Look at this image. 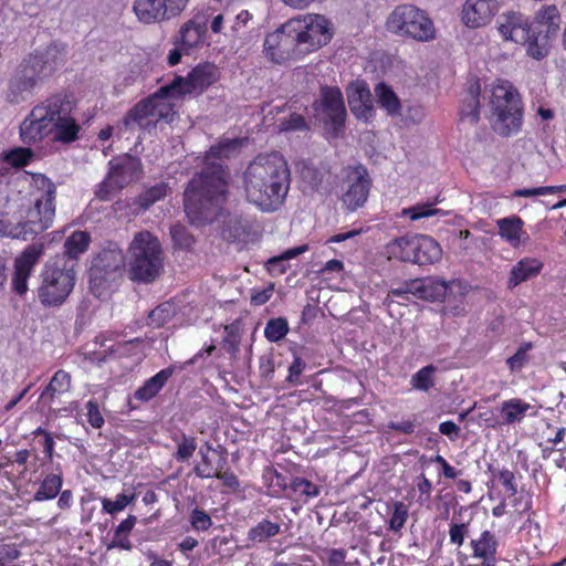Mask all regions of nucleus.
Instances as JSON below:
<instances>
[{"mask_svg": "<svg viewBox=\"0 0 566 566\" xmlns=\"http://www.w3.org/2000/svg\"><path fill=\"white\" fill-rule=\"evenodd\" d=\"M140 170V160L134 156L124 155L112 159L107 177L96 190V196L102 200H108L112 193L138 178Z\"/></svg>", "mask_w": 566, "mask_h": 566, "instance_id": "obj_15", "label": "nucleus"}, {"mask_svg": "<svg viewBox=\"0 0 566 566\" xmlns=\"http://www.w3.org/2000/svg\"><path fill=\"white\" fill-rule=\"evenodd\" d=\"M196 449H197L196 439L193 437H188L186 434H182L181 441L178 442V448L175 453V458L178 461H182V462L188 461L192 457Z\"/></svg>", "mask_w": 566, "mask_h": 566, "instance_id": "obj_48", "label": "nucleus"}, {"mask_svg": "<svg viewBox=\"0 0 566 566\" xmlns=\"http://www.w3.org/2000/svg\"><path fill=\"white\" fill-rule=\"evenodd\" d=\"M290 488L293 492L300 493L306 497H315L321 491L316 484L304 478H294L290 483Z\"/></svg>", "mask_w": 566, "mask_h": 566, "instance_id": "obj_46", "label": "nucleus"}, {"mask_svg": "<svg viewBox=\"0 0 566 566\" xmlns=\"http://www.w3.org/2000/svg\"><path fill=\"white\" fill-rule=\"evenodd\" d=\"M531 347L532 345L530 343L524 344L513 356L507 358L506 363L512 370H518L525 365V363L528 360L527 352L531 349Z\"/></svg>", "mask_w": 566, "mask_h": 566, "instance_id": "obj_55", "label": "nucleus"}, {"mask_svg": "<svg viewBox=\"0 0 566 566\" xmlns=\"http://www.w3.org/2000/svg\"><path fill=\"white\" fill-rule=\"evenodd\" d=\"M242 142L224 139L210 147L202 168L188 181L184 191V208L190 223L210 224L224 216L229 196L228 169L214 159L229 158L240 150Z\"/></svg>", "mask_w": 566, "mask_h": 566, "instance_id": "obj_1", "label": "nucleus"}, {"mask_svg": "<svg viewBox=\"0 0 566 566\" xmlns=\"http://www.w3.org/2000/svg\"><path fill=\"white\" fill-rule=\"evenodd\" d=\"M220 76V72L214 64H198L187 77L176 76L174 81L161 86V93H170L172 97L187 94H201L209 86L214 84Z\"/></svg>", "mask_w": 566, "mask_h": 566, "instance_id": "obj_17", "label": "nucleus"}, {"mask_svg": "<svg viewBox=\"0 0 566 566\" xmlns=\"http://www.w3.org/2000/svg\"><path fill=\"white\" fill-rule=\"evenodd\" d=\"M386 253L388 259L427 265L439 261L442 250L439 243L431 237L415 234L391 240L386 245Z\"/></svg>", "mask_w": 566, "mask_h": 566, "instance_id": "obj_11", "label": "nucleus"}, {"mask_svg": "<svg viewBox=\"0 0 566 566\" xmlns=\"http://www.w3.org/2000/svg\"><path fill=\"white\" fill-rule=\"evenodd\" d=\"M437 368L433 365H427L419 369L411 378L413 388L428 391L434 385L433 375Z\"/></svg>", "mask_w": 566, "mask_h": 566, "instance_id": "obj_40", "label": "nucleus"}, {"mask_svg": "<svg viewBox=\"0 0 566 566\" xmlns=\"http://www.w3.org/2000/svg\"><path fill=\"white\" fill-rule=\"evenodd\" d=\"M17 202L9 198V186L0 179V235L13 239L15 233L14 211H17Z\"/></svg>", "mask_w": 566, "mask_h": 566, "instance_id": "obj_24", "label": "nucleus"}, {"mask_svg": "<svg viewBox=\"0 0 566 566\" xmlns=\"http://www.w3.org/2000/svg\"><path fill=\"white\" fill-rule=\"evenodd\" d=\"M73 102L66 95H53L35 105L20 125V137L31 145L51 136L52 140L72 143L80 126L72 116Z\"/></svg>", "mask_w": 566, "mask_h": 566, "instance_id": "obj_3", "label": "nucleus"}, {"mask_svg": "<svg viewBox=\"0 0 566 566\" xmlns=\"http://www.w3.org/2000/svg\"><path fill=\"white\" fill-rule=\"evenodd\" d=\"M473 557L482 559L483 566L496 565L497 541L490 531H484L478 539L471 541Z\"/></svg>", "mask_w": 566, "mask_h": 566, "instance_id": "obj_25", "label": "nucleus"}, {"mask_svg": "<svg viewBox=\"0 0 566 566\" xmlns=\"http://www.w3.org/2000/svg\"><path fill=\"white\" fill-rule=\"evenodd\" d=\"M291 21L305 54L326 45L333 38L331 22L324 15L305 14Z\"/></svg>", "mask_w": 566, "mask_h": 566, "instance_id": "obj_16", "label": "nucleus"}, {"mask_svg": "<svg viewBox=\"0 0 566 566\" xmlns=\"http://www.w3.org/2000/svg\"><path fill=\"white\" fill-rule=\"evenodd\" d=\"M496 24L504 40L527 45V54L541 60L548 53L551 36L559 30L560 14L555 6H547L532 22L522 13L509 12L501 14Z\"/></svg>", "mask_w": 566, "mask_h": 566, "instance_id": "obj_4", "label": "nucleus"}, {"mask_svg": "<svg viewBox=\"0 0 566 566\" xmlns=\"http://www.w3.org/2000/svg\"><path fill=\"white\" fill-rule=\"evenodd\" d=\"M543 268V263L537 259L525 258L518 261L511 270L509 279V287L513 289L534 276H536Z\"/></svg>", "mask_w": 566, "mask_h": 566, "instance_id": "obj_28", "label": "nucleus"}, {"mask_svg": "<svg viewBox=\"0 0 566 566\" xmlns=\"http://www.w3.org/2000/svg\"><path fill=\"white\" fill-rule=\"evenodd\" d=\"M265 55L274 63H284L304 55L300 38L289 20L264 40Z\"/></svg>", "mask_w": 566, "mask_h": 566, "instance_id": "obj_14", "label": "nucleus"}, {"mask_svg": "<svg viewBox=\"0 0 566 566\" xmlns=\"http://www.w3.org/2000/svg\"><path fill=\"white\" fill-rule=\"evenodd\" d=\"M280 531V524L273 523L269 520H262L260 523L249 530L248 539L254 543H263L266 539L277 535Z\"/></svg>", "mask_w": 566, "mask_h": 566, "instance_id": "obj_36", "label": "nucleus"}, {"mask_svg": "<svg viewBox=\"0 0 566 566\" xmlns=\"http://www.w3.org/2000/svg\"><path fill=\"white\" fill-rule=\"evenodd\" d=\"M497 479L503 484V486L506 489V491L510 492L511 495H515L517 493L516 484H515V476L514 473L510 470H502L497 474Z\"/></svg>", "mask_w": 566, "mask_h": 566, "instance_id": "obj_63", "label": "nucleus"}, {"mask_svg": "<svg viewBox=\"0 0 566 566\" xmlns=\"http://www.w3.org/2000/svg\"><path fill=\"white\" fill-rule=\"evenodd\" d=\"M170 235L175 247L189 250L195 243V237L188 231L185 226L176 224L170 229Z\"/></svg>", "mask_w": 566, "mask_h": 566, "instance_id": "obj_45", "label": "nucleus"}, {"mask_svg": "<svg viewBox=\"0 0 566 566\" xmlns=\"http://www.w3.org/2000/svg\"><path fill=\"white\" fill-rule=\"evenodd\" d=\"M231 18V8H226L222 12L214 15L210 23V29L213 33L220 34L224 31V24L229 23V19Z\"/></svg>", "mask_w": 566, "mask_h": 566, "instance_id": "obj_60", "label": "nucleus"}, {"mask_svg": "<svg viewBox=\"0 0 566 566\" xmlns=\"http://www.w3.org/2000/svg\"><path fill=\"white\" fill-rule=\"evenodd\" d=\"M308 250L307 244H302L284 251L282 254L274 256L268 262V270L273 275H281L286 272L287 261L298 256Z\"/></svg>", "mask_w": 566, "mask_h": 566, "instance_id": "obj_34", "label": "nucleus"}, {"mask_svg": "<svg viewBox=\"0 0 566 566\" xmlns=\"http://www.w3.org/2000/svg\"><path fill=\"white\" fill-rule=\"evenodd\" d=\"M468 533L467 524H452L449 531L450 541L458 546L464 542L465 534Z\"/></svg>", "mask_w": 566, "mask_h": 566, "instance_id": "obj_64", "label": "nucleus"}, {"mask_svg": "<svg viewBox=\"0 0 566 566\" xmlns=\"http://www.w3.org/2000/svg\"><path fill=\"white\" fill-rule=\"evenodd\" d=\"M350 112L357 119L368 122L375 116L374 99L365 82L353 83L347 90Z\"/></svg>", "mask_w": 566, "mask_h": 566, "instance_id": "obj_21", "label": "nucleus"}, {"mask_svg": "<svg viewBox=\"0 0 566 566\" xmlns=\"http://www.w3.org/2000/svg\"><path fill=\"white\" fill-rule=\"evenodd\" d=\"M20 557V551L14 544H6L0 541V566H7L9 563Z\"/></svg>", "mask_w": 566, "mask_h": 566, "instance_id": "obj_57", "label": "nucleus"}, {"mask_svg": "<svg viewBox=\"0 0 566 566\" xmlns=\"http://www.w3.org/2000/svg\"><path fill=\"white\" fill-rule=\"evenodd\" d=\"M496 224L499 234L513 247L528 240V235L523 230L524 221L517 216L499 219Z\"/></svg>", "mask_w": 566, "mask_h": 566, "instance_id": "obj_27", "label": "nucleus"}, {"mask_svg": "<svg viewBox=\"0 0 566 566\" xmlns=\"http://www.w3.org/2000/svg\"><path fill=\"white\" fill-rule=\"evenodd\" d=\"M420 279L403 282L399 287L391 289L389 296H396L405 301H409V295L418 297Z\"/></svg>", "mask_w": 566, "mask_h": 566, "instance_id": "obj_47", "label": "nucleus"}, {"mask_svg": "<svg viewBox=\"0 0 566 566\" xmlns=\"http://www.w3.org/2000/svg\"><path fill=\"white\" fill-rule=\"evenodd\" d=\"M63 62L64 59L57 45H51L43 53L24 60L9 82L7 95L9 102L18 104L25 101L38 82L51 75Z\"/></svg>", "mask_w": 566, "mask_h": 566, "instance_id": "obj_6", "label": "nucleus"}, {"mask_svg": "<svg viewBox=\"0 0 566 566\" xmlns=\"http://www.w3.org/2000/svg\"><path fill=\"white\" fill-rule=\"evenodd\" d=\"M87 420L93 428H101L104 424V418L99 412L98 406L95 401H88L86 403Z\"/></svg>", "mask_w": 566, "mask_h": 566, "instance_id": "obj_61", "label": "nucleus"}, {"mask_svg": "<svg viewBox=\"0 0 566 566\" xmlns=\"http://www.w3.org/2000/svg\"><path fill=\"white\" fill-rule=\"evenodd\" d=\"M530 408L531 406L528 403L523 402L520 399H510L502 403L501 415L504 422L510 424L521 421Z\"/></svg>", "mask_w": 566, "mask_h": 566, "instance_id": "obj_37", "label": "nucleus"}, {"mask_svg": "<svg viewBox=\"0 0 566 566\" xmlns=\"http://www.w3.org/2000/svg\"><path fill=\"white\" fill-rule=\"evenodd\" d=\"M128 275L132 281L153 283L164 271V251L149 231L135 233L128 247Z\"/></svg>", "mask_w": 566, "mask_h": 566, "instance_id": "obj_7", "label": "nucleus"}, {"mask_svg": "<svg viewBox=\"0 0 566 566\" xmlns=\"http://www.w3.org/2000/svg\"><path fill=\"white\" fill-rule=\"evenodd\" d=\"M71 388V376L63 369L57 370L49 385L42 391L40 396V402L46 406L49 409H53L55 398L59 395L65 394Z\"/></svg>", "mask_w": 566, "mask_h": 566, "instance_id": "obj_26", "label": "nucleus"}, {"mask_svg": "<svg viewBox=\"0 0 566 566\" xmlns=\"http://www.w3.org/2000/svg\"><path fill=\"white\" fill-rule=\"evenodd\" d=\"M316 115L329 124L335 136L339 135L345 126L346 108L340 90L336 86H322L319 98L313 104Z\"/></svg>", "mask_w": 566, "mask_h": 566, "instance_id": "obj_18", "label": "nucleus"}, {"mask_svg": "<svg viewBox=\"0 0 566 566\" xmlns=\"http://www.w3.org/2000/svg\"><path fill=\"white\" fill-rule=\"evenodd\" d=\"M172 374V367L161 369L155 376L146 380L145 384L135 391L134 397L140 401H149L163 389Z\"/></svg>", "mask_w": 566, "mask_h": 566, "instance_id": "obj_30", "label": "nucleus"}, {"mask_svg": "<svg viewBox=\"0 0 566 566\" xmlns=\"http://www.w3.org/2000/svg\"><path fill=\"white\" fill-rule=\"evenodd\" d=\"M226 337L223 338V345L227 352L235 354L239 350L240 336L237 333V328L233 325H228L224 328Z\"/></svg>", "mask_w": 566, "mask_h": 566, "instance_id": "obj_59", "label": "nucleus"}, {"mask_svg": "<svg viewBox=\"0 0 566 566\" xmlns=\"http://www.w3.org/2000/svg\"><path fill=\"white\" fill-rule=\"evenodd\" d=\"M62 486V478L56 474H49L34 494L35 501L54 499Z\"/></svg>", "mask_w": 566, "mask_h": 566, "instance_id": "obj_39", "label": "nucleus"}, {"mask_svg": "<svg viewBox=\"0 0 566 566\" xmlns=\"http://www.w3.org/2000/svg\"><path fill=\"white\" fill-rule=\"evenodd\" d=\"M170 93H161V87L153 95L138 102L123 118V125L132 129L138 126L151 132L159 122L172 123L176 116Z\"/></svg>", "mask_w": 566, "mask_h": 566, "instance_id": "obj_9", "label": "nucleus"}, {"mask_svg": "<svg viewBox=\"0 0 566 566\" xmlns=\"http://www.w3.org/2000/svg\"><path fill=\"white\" fill-rule=\"evenodd\" d=\"M245 198L262 211L277 210L290 189V169L284 157L274 151L258 155L242 176Z\"/></svg>", "mask_w": 566, "mask_h": 566, "instance_id": "obj_2", "label": "nucleus"}, {"mask_svg": "<svg viewBox=\"0 0 566 566\" xmlns=\"http://www.w3.org/2000/svg\"><path fill=\"white\" fill-rule=\"evenodd\" d=\"M499 9L496 0H467L462 9V20L471 28L488 24Z\"/></svg>", "mask_w": 566, "mask_h": 566, "instance_id": "obj_22", "label": "nucleus"}, {"mask_svg": "<svg viewBox=\"0 0 566 566\" xmlns=\"http://www.w3.org/2000/svg\"><path fill=\"white\" fill-rule=\"evenodd\" d=\"M287 332V321L283 317H277L266 323L264 335L270 342H279L286 336Z\"/></svg>", "mask_w": 566, "mask_h": 566, "instance_id": "obj_42", "label": "nucleus"}, {"mask_svg": "<svg viewBox=\"0 0 566 566\" xmlns=\"http://www.w3.org/2000/svg\"><path fill=\"white\" fill-rule=\"evenodd\" d=\"M347 184L342 200L348 210L355 211L366 202L369 195L370 179L367 170L363 167L355 168L348 175Z\"/></svg>", "mask_w": 566, "mask_h": 566, "instance_id": "obj_20", "label": "nucleus"}, {"mask_svg": "<svg viewBox=\"0 0 566 566\" xmlns=\"http://www.w3.org/2000/svg\"><path fill=\"white\" fill-rule=\"evenodd\" d=\"M252 15L247 10H241L237 12L233 8H231V18L229 19V30L228 32H223L226 36H234L240 33V31L247 27L248 22L251 20Z\"/></svg>", "mask_w": 566, "mask_h": 566, "instance_id": "obj_43", "label": "nucleus"}, {"mask_svg": "<svg viewBox=\"0 0 566 566\" xmlns=\"http://www.w3.org/2000/svg\"><path fill=\"white\" fill-rule=\"evenodd\" d=\"M439 209H433L432 203L416 205L408 209H403L402 213L408 214L411 220L428 218L439 212Z\"/></svg>", "mask_w": 566, "mask_h": 566, "instance_id": "obj_52", "label": "nucleus"}, {"mask_svg": "<svg viewBox=\"0 0 566 566\" xmlns=\"http://www.w3.org/2000/svg\"><path fill=\"white\" fill-rule=\"evenodd\" d=\"M33 151L30 148H15L9 154V159L13 166L23 167L30 163Z\"/></svg>", "mask_w": 566, "mask_h": 566, "instance_id": "obj_56", "label": "nucleus"}, {"mask_svg": "<svg viewBox=\"0 0 566 566\" xmlns=\"http://www.w3.org/2000/svg\"><path fill=\"white\" fill-rule=\"evenodd\" d=\"M208 31L207 23L199 18L185 22L174 40V44L180 46L185 54H189L191 50L199 46Z\"/></svg>", "mask_w": 566, "mask_h": 566, "instance_id": "obj_23", "label": "nucleus"}, {"mask_svg": "<svg viewBox=\"0 0 566 566\" xmlns=\"http://www.w3.org/2000/svg\"><path fill=\"white\" fill-rule=\"evenodd\" d=\"M377 102L388 115L396 116L401 112V104L396 93L385 83L380 82L375 87Z\"/></svg>", "mask_w": 566, "mask_h": 566, "instance_id": "obj_33", "label": "nucleus"}, {"mask_svg": "<svg viewBox=\"0 0 566 566\" xmlns=\"http://www.w3.org/2000/svg\"><path fill=\"white\" fill-rule=\"evenodd\" d=\"M134 493L132 495L118 494L114 501L109 499H103V510L109 514H115L123 511L132 501H134Z\"/></svg>", "mask_w": 566, "mask_h": 566, "instance_id": "obj_49", "label": "nucleus"}, {"mask_svg": "<svg viewBox=\"0 0 566 566\" xmlns=\"http://www.w3.org/2000/svg\"><path fill=\"white\" fill-rule=\"evenodd\" d=\"M190 0H135L134 12L144 23L167 21L178 17Z\"/></svg>", "mask_w": 566, "mask_h": 566, "instance_id": "obj_19", "label": "nucleus"}, {"mask_svg": "<svg viewBox=\"0 0 566 566\" xmlns=\"http://www.w3.org/2000/svg\"><path fill=\"white\" fill-rule=\"evenodd\" d=\"M310 129L308 123L303 115L298 113H291L287 117L280 120V132H306Z\"/></svg>", "mask_w": 566, "mask_h": 566, "instance_id": "obj_44", "label": "nucleus"}, {"mask_svg": "<svg viewBox=\"0 0 566 566\" xmlns=\"http://www.w3.org/2000/svg\"><path fill=\"white\" fill-rule=\"evenodd\" d=\"M168 193V186L165 182H159L145 189L135 200V203L140 210H147L154 203L165 198Z\"/></svg>", "mask_w": 566, "mask_h": 566, "instance_id": "obj_35", "label": "nucleus"}, {"mask_svg": "<svg viewBox=\"0 0 566 566\" xmlns=\"http://www.w3.org/2000/svg\"><path fill=\"white\" fill-rule=\"evenodd\" d=\"M452 283L436 277H423L419 282V300L437 302L443 301Z\"/></svg>", "mask_w": 566, "mask_h": 566, "instance_id": "obj_29", "label": "nucleus"}, {"mask_svg": "<svg viewBox=\"0 0 566 566\" xmlns=\"http://www.w3.org/2000/svg\"><path fill=\"white\" fill-rule=\"evenodd\" d=\"M394 507L395 510L389 520V530L394 532H399L407 521L408 510L402 502H395Z\"/></svg>", "mask_w": 566, "mask_h": 566, "instance_id": "obj_50", "label": "nucleus"}, {"mask_svg": "<svg viewBox=\"0 0 566 566\" xmlns=\"http://www.w3.org/2000/svg\"><path fill=\"white\" fill-rule=\"evenodd\" d=\"M480 93L481 87L479 81L471 82L461 107V119L468 120L471 125H475L480 119Z\"/></svg>", "mask_w": 566, "mask_h": 566, "instance_id": "obj_31", "label": "nucleus"}, {"mask_svg": "<svg viewBox=\"0 0 566 566\" xmlns=\"http://www.w3.org/2000/svg\"><path fill=\"white\" fill-rule=\"evenodd\" d=\"M33 181L41 196L33 203H21L14 211L15 233L13 239L32 240L39 233L49 229L55 217V185L44 175L33 176Z\"/></svg>", "mask_w": 566, "mask_h": 566, "instance_id": "obj_5", "label": "nucleus"}, {"mask_svg": "<svg viewBox=\"0 0 566 566\" xmlns=\"http://www.w3.org/2000/svg\"><path fill=\"white\" fill-rule=\"evenodd\" d=\"M201 455V463L196 465L193 471L195 474L200 479H211L214 476L216 471L212 469V462L203 449L199 451Z\"/></svg>", "mask_w": 566, "mask_h": 566, "instance_id": "obj_54", "label": "nucleus"}, {"mask_svg": "<svg viewBox=\"0 0 566 566\" xmlns=\"http://www.w3.org/2000/svg\"><path fill=\"white\" fill-rule=\"evenodd\" d=\"M31 272L14 265V274L12 277L13 290L22 295L28 291V279Z\"/></svg>", "mask_w": 566, "mask_h": 566, "instance_id": "obj_53", "label": "nucleus"}, {"mask_svg": "<svg viewBox=\"0 0 566 566\" xmlns=\"http://www.w3.org/2000/svg\"><path fill=\"white\" fill-rule=\"evenodd\" d=\"M125 255L119 245L108 242L92 260L90 285L93 293L101 296L123 273Z\"/></svg>", "mask_w": 566, "mask_h": 566, "instance_id": "obj_13", "label": "nucleus"}, {"mask_svg": "<svg viewBox=\"0 0 566 566\" xmlns=\"http://www.w3.org/2000/svg\"><path fill=\"white\" fill-rule=\"evenodd\" d=\"M305 361L301 357H294L293 363L289 367V376L286 378V381L290 382L293 386L301 385L300 376L305 369Z\"/></svg>", "mask_w": 566, "mask_h": 566, "instance_id": "obj_58", "label": "nucleus"}, {"mask_svg": "<svg viewBox=\"0 0 566 566\" xmlns=\"http://www.w3.org/2000/svg\"><path fill=\"white\" fill-rule=\"evenodd\" d=\"M387 28L397 35L420 42L433 40L436 29L428 14L413 4L397 6L387 19Z\"/></svg>", "mask_w": 566, "mask_h": 566, "instance_id": "obj_12", "label": "nucleus"}, {"mask_svg": "<svg viewBox=\"0 0 566 566\" xmlns=\"http://www.w3.org/2000/svg\"><path fill=\"white\" fill-rule=\"evenodd\" d=\"M75 263L65 256L49 260L41 273V285L38 290L40 302L44 306L63 304L75 285Z\"/></svg>", "mask_w": 566, "mask_h": 566, "instance_id": "obj_8", "label": "nucleus"}, {"mask_svg": "<svg viewBox=\"0 0 566 566\" xmlns=\"http://www.w3.org/2000/svg\"><path fill=\"white\" fill-rule=\"evenodd\" d=\"M42 253H43L42 244L29 245L22 252V254L15 260L14 265L31 272L32 268L39 261Z\"/></svg>", "mask_w": 566, "mask_h": 566, "instance_id": "obj_41", "label": "nucleus"}, {"mask_svg": "<svg viewBox=\"0 0 566 566\" xmlns=\"http://www.w3.org/2000/svg\"><path fill=\"white\" fill-rule=\"evenodd\" d=\"M176 315V307L171 302H164L148 314L147 325L158 328L164 326Z\"/></svg>", "mask_w": 566, "mask_h": 566, "instance_id": "obj_38", "label": "nucleus"}, {"mask_svg": "<svg viewBox=\"0 0 566 566\" xmlns=\"http://www.w3.org/2000/svg\"><path fill=\"white\" fill-rule=\"evenodd\" d=\"M324 554V559L328 566H342L347 555L346 551L343 548L326 549Z\"/></svg>", "mask_w": 566, "mask_h": 566, "instance_id": "obj_62", "label": "nucleus"}, {"mask_svg": "<svg viewBox=\"0 0 566 566\" xmlns=\"http://www.w3.org/2000/svg\"><path fill=\"white\" fill-rule=\"evenodd\" d=\"M91 237L84 231H74L64 242V253L61 256H65L67 261H72L76 264V260L80 254L84 253L90 244Z\"/></svg>", "mask_w": 566, "mask_h": 566, "instance_id": "obj_32", "label": "nucleus"}, {"mask_svg": "<svg viewBox=\"0 0 566 566\" xmlns=\"http://www.w3.org/2000/svg\"><path fill=\"white\" fill-rule=\"evenodd\" d=\"M189 521L192 528L196 531H207L212 525V520L210 515L199 507H195L191 511Z\"/></svg>", "mask_w": 566, "mask_h": 566, "instance_id": "obj_51", "label": "nucleus"}, {"mask_svg": "<svg viewBox=\"0 0 566 566\" xmlns=\"http://www.w3.org/2000/svg\"><path fill=\"white\" fill-rule=\"evenodd\" d=\"M491 123L494 132L502 136L517 133L522 124L521 99L515 90L497 85L490 96Z\"/></svg>", "mask_w": 566, "mask_h": 566, "instance_id": "obj_10", "label": "nucleus"}]
</instances>
